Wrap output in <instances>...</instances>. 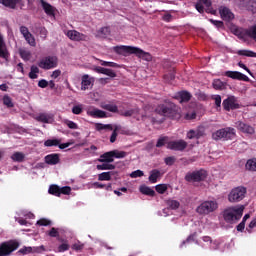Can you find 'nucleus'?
I'll return each mask as SVG.
<instances>
[{"label":"nucleus","instance_id":"obj_1","mask_svg":"<svg viewBox=\"0 0 256 256\" xmlns=\"http://www.w3.org/2000/svg\"><path fill=\"white\" fill-rule=\"evenodd\" d=\"M114 51L117 55H123L127 57V55H136L138 59H143V61H153V56L151 53L145 52L143 49L135 46H115Z\"/></svg>","mask_w":256,"mask_h":256},{"label":"nucleus","instance_id":"obj_2","mask_svg":"<svg viewBox=\"0 0 256 256\" xmlns=\"http://www.w3.org/2000/svg\"><path fill=\"white\" fill-rule=\"evenodd\" d=\"M156 113L168 119H181V108L171 101H165L156 108Z\"/></svg>","mask_w":256,"mask_h":256},{"label":"nucleus","instance_id":"obj_3","mask_svg":"<svg viewBox=\"0 0 256 256\" xmlns=\"http://www.w3.org/2000/svg\"><path fill=\"white\" fill-rule=\"evenodd\" d=\"M243 211H245V206L243 205L228 207L223 211V219L226 223L233 225L243 217Z\"/></svg>","mask_w":256,"mask_h":256},{"label":"nucleus","instance_id":"obj_4","mask_svg":"<svg viewBox=\"0 0 256 256\" xmlns=\"http://www.w3.org/2000/svg\"><path fill=\"white\" fill-rule=\"evenodd\" d=\"M236 135L235 128L233 127H226L221 128L212 133V139L214 141H231Z\"/></svg>","mask_w":256,"mask_h":256},{"label":"nucleus","instance_id":"obj_5","mask_svg":"<svg viewBox=\"0 0 256 256\" xmlns=\"http://www.w3.org/2000/svg\"><path fill=\"white\" fill-rule=\"evenodd\" d=\"M219 208V204L217 201L208 200L202 202L196 209L199 215H209V213H213V211H217Z\"/></svg>","mask_w":256,"mask_h":256},{"label":"nucleus","instance_id":"obj_6","mask_svg":"<svg viewBox=\"0 0 256 256\" xmlns=\"http://www.w3.org/2000/svg\"><path fill=\"white\" fill-rule=\"evenodd\" d=\"M206 179L207 171L204 169L188 172L185 175V181H187V183H201V181H205Z\"/></svg>","mask_w":256,"mask_h":256},{"label":"nucleus","instance_id":"obj_7","mask_svg":"<svg viewBox=\"0 0 256 256\" xmlns=\"http://www.w3.org/2000/svg\"><path fill=\"white\" fill-rule=\"evenodd\" d=\"M247 194V188L243 186L236 187L231 190L228 195V201L230 203H239V201H243L245 199V195Z\"/></svg>","mask_w":256,"mask_h":256},{"label":"nucleus","instance_id":"obj_8","mask_svg":"<svg viewBox=\"0 0 256 256\" xmlns=\"http://www.w3.org/2000/svg\"><path fill=\"white\" fill-rule=\"evenodd\" d=\"M19 249L17 240L5 241L0 244V256H9Z\"/></svg>","mask_w":256,"mask_h":256},{"label":"nucleus","instance_id":"obj_9","mask_svg":"<svg viewBox=\"0 0 256 256\" xmlns=\"http://www.w3.org/2000/svg\"><path fill=\"white\" fill-rule=\"evenodd\" d=\"M57 65H59V59L57 56H46L38 62V67H40V69H44V71L55 69Z\"/></svg>","mask_w":256,"mask_h":256},{"label":"nucleus","instance_id":"obj_10","mask_svg":"<svg viewBox=\"0 0 256 256\" xmlns=\"http://www.w3.org/2000/svg\"><path fill=\"white\" fill-rule=\"evenodd\" d=\"M95 129L99 132V133H103L106 131H113L111 136H110V143H115L117 141V132L119 131V126H115V128L113 129V125L112 124H103V123H96L95 124Z\"/></svg>","mask_w":256,"mask_h":256},{"label":"nucleus","instance_id":"obj_11","mask_svg":"<svg viewBox=\"0 0 256 256\" xmlns=\"http://www.w3.org/2000/svg\"><path fill=\"white\" fill-rule=\"evenodd\" d=\"M224 111H235V109H241V104L235 96H229L222 102Z\"/></svg>","mask_w":256,"mask_h":256},{"label":"nucleus","instance_id":"obj_12","mask_svg":"<svg viewBox=\"0 0 256 256\" xmlns=\"http://www.w3.org/2000/svg\"><path fill=\"white\" fill-rule=\"evenodd\" d=\"M218 11L221 19L226 21V23H231L235 19V14L226 6H220Z\"/></svg>","mask_w":256,"mask_h":256},{"label":"nucleus","instance_id":"obj_13","mask_svg":"<svg viewBox=\"0 0 256 256\" xmlns=\"http://www.w3.org/2000/svg\"><path fill=\"white\" fill-rule=\"evenodd\" d=\"M167 149H171V151H185L187 149V142L185 140L170 141L167 143Z\"/></svg>","mask_w":256,"mask_h":256},{"label":"nucleus","instance_id":"obj_14","mask_svg":"<svg viewBox=\"0 0 256 256\" xmlns=\"http://www.w3.org/2000/svg\"><path fill=\"white\" fill-rule=\"evenodd\" d=\"M11 54L7 49V45L5 44V39L3 38V34H0V59H4V61L9 62V58Z\"/></svg>","mask_w":256,"mask_h":256},{"label":"nucleus","instance_id":"obj_15","mask_svg":"<svg viewBox=\"0 0 256 256\" xmlns=\"http://www.w3.org/2000/svg\"><path fill=\"white\" fill-rule=\"evenodd\" d=\"M235 127L236 129H238V131H241L242 133H247L248 135H253V133H255V128H253V126L242 121H237L235 123Z\"/></svg>","mask_w":256,"mask_h":256},{"label":"nucleus","instance_id":"obj_16","mask_svg":"<svg viewBox=\"0 0 256 256\" xmlns=\"http://www.w3.org/2000/svg\"><path fill=\"white\" fill-rule=\"evenodd\" d=\"M67 37L71 39V41H87V35L77 31V30H69L66 33Z\"/></svg>","mask_w":256,"mask_h":256},{"label":"nucleus","instance_id":"obj_17","mask_svg":"<svg viewBox=\"0 0 256 256\" xmlns=\"http://www.w3.org/2000/svg\"><path fill=\"white\" fill-rule=\"evenodd\" d=\"M225 76L229 77L230 79H236L237 81H249L247 75L239 72V71H226Z\"/></svg>","mask_w":256,"mask_h":256},{"label":"nucleus","instance_id":"obj_18","mask_svg":"<svg viewBox=\"0 0 256 256\" xmlns=\"http://www.w3.org/2000/svg\"><path fill=\"white\" fill-rule=\"evenodd\" d=\"M40 3L42 5V9L44 13L48 17H55V11H57V8H55L53 5L49 4L48 2H45V0H40Z\"/></svg>","mask_w":256,"mask_h":256},{"label":"nucleus","instance_id":"obj_19","mask_svg":"<svg viewBox=\"0 0 256 256\" xmlns=\"http://www.w3.org/2000/svg\"><path fill=\"white\" fill-rule=\"evenodd\" d=\"M93 71H95V73H101L102 75H107L108 77H111L112 79L117 77V73H115V71H113L112 69H109V68H103L101 66H96L93 68Z\"/></svg>","mask_w":256,"mask_h":256},{"label":"nucleus","instance_id":"obj_20","mask_svg":"<svg viewBox=\"0 0 256 256\" xmlns=\"http://www.w3.org/2000/svg\"><path fill=\"white\" fill-rule=\"evenodd\" d=\"M87 115H89L90 117H93L94 119H107V112L103 110H99L97 108L89 110L87 112Z\"/></svg>","mask_w":256,"mask_h":256},{"label":"nucleus","instance_id":"obj_21","mask_svg":"<svg viewBox=\"0 0 256 256\" xmlns=\"http://www.w3.org/2000/svg\"><path fill=\"white\" fill-rule=\"evenodd\" d=\"M44 159L47 165H57L61 161L60 155L57 153L48 154Z\"/></svg>","mask_w":256,"mask_h":256},{"label":"nucleus","instance_id":"obj_22","mask_svg":"<svg viewBox=\"0 0 256 256\" xmlns=\"http://www.w3.org/2000/svg\"><path fill=\"white\" fill-rule=\"evenodd\" d=\"M241 5L247 11H251V13H256V1L255 0H242Z\"/></svg>","mask_w":256,"mask_h":256},{"label":"nucleus","instance_id":"obj_23","mask_svg":"<svg viewBox=\"0 0 256 256\" xmlns=\"http://www.w3.org/2000/svg\"><path fill=\"white\" fill-rule=\"evenodd\" d=\"M191 93L188 91L178 92L176 99H179L180 103H189L191 101Z\"/></svg>","mask_w":256,"mask_h":256},{"label":"nucleus","instance_id":"obj_24","mask_svg":"<svg viewBox=\"0 0 256 256\" xmlns=\"http://www.w3.org/2000/svg\"><path fill=\"white\" fill-rule=\"evenodd\" d=\"M36 121H39L40 123H51V121H53V114L40 113L36 117Z\"/></svg>","mask_w":256,"mask_h":256},{"label":"nucleus","instance_id":"obj_25","mask_svg":"<svg viewBox=\"0 0 256 256\" xmlns=\"http://www.w3.org/2000/svg\"><path fill=\"white\" fill-rule=\"evenodd\" d=\"M100 163H113L115 159L113 158V152H105L100 156V159H98Z\"/></svg>","mask_w":256,"mask_h":256},{"label":"nucleus","instance_id":"obj_26","mask_svg":"<svg viewBox=\"0 0 256 256\" xmlns=\"http://www.w3.org/2000/svg\"><path fill=\"white\" fill-rule=\"evenodd\" d=\"M91 77H89V74H84L82 76V81H81V90L82 91H87L91 85Z\"/></svg>","mask_w":256,"mask_h":256},{"label":"nucleus","instance_id":"obj_27","mask_svg":"<svg viewBox=\"0 0 256 256\" xmlns=\"http://www.w3.org/2000/svg\"><path fill=\"white\" fill-rule=\"evenodd\" d=\"M0 3L4 5V7H8L9 9H15L21 0H0Z\"/></svg>","mask_w":256,"mask_h":256},{"label":"nucleus","instance_id":"obj_28","mask_svg":"<svg viewBox=\"0 0 256 256\" xmlns=\"http://www.w3.org/2000/svg\"><path fill=\"white\" fill-rule=\"evenodd\" d=\"M246 171L255 172L256 171V158L248 159L245 164Z\"/></svg>","mask_w":256,"mask_h":256},{"label":"nucleus","instance_id":"obj_29","mask_svg":"<svg viewBox=\"0 0 256 256\" xmlns=\"http://www.w3.org/2000/svg\"><path fill=\"white\" fill-rule=\"evenodd\" d=\"M161 177V171H159L158 169H153L150 172V176H149V181L150 183H157V179H159Z\"/></svg>","mask_w":256,"mask_h":256},{"label":"nucleus","instance_id":"obj_30","mask_svg":"<svg viewBox=\"0 0 256 256\" xmlns=\"http://www.w3.org/2000/svg\"><path fill=\"white\" fill-rule=\"evenodd\" d=\"M140 193H142V195H148L149 197H155V190L149 186L140 187Z\"/></svg>","mask_w":256,"mask_h":256},{"label":"nucleus","instance_id":"obj_31","mask_svg":"<svg viewBox=\"0 0 256 256\" xmlns=\"http://www.w3.org/2000/svg\"><path fill=\"white\" fill-rule=\"evenodd\" d=\"M96 169H98V171H111V170L115 169V165L109 164V162H107V163H103V164H98L96 166Z\"/></svg>","mask_w":256,"mask_h":256},{"label":"nucleus","instance_id":"obj_32","mask_svg":"<svg viewBox=\"0 0 256 256\" xmlns=\"http://www.w3.org/2000/svg\"><path fill=\"white\" fill-rule=\"evenodd\" d=\"M60 187L57 184H52L49 187L48 193L54 195L55 197H60Z\"/></svg>","mask_w":256,"mask_h":256},{"label":"nucleus","instance_id":"obj_33","mask_svg":"<svg viewBox=\"0 0 256 256\" xmlns=\"http://www.w3.org/2000/svg\"><path fill=\"white\" fill-rule=\"evenodd\" d=\"M12 161H16L17 163H23V161H25V154H23L22 152H15L12 156H11Z\"/></svg>","mask_w":256,"mask_h":256},{"label":"nucleus","instance_id":"obj_34","mask_svg":"<svg viewBox=\"0 0 256 256\" xmlns=\"http://www.w3.org/2000/svg\"><path fill=\"white\" fill-rule=\"evenodd\" d=\"M102 109L105 111H110V113H119V107L115 104H103Z\"/></svg>","mask_w":256,"mask_h":256},{"label":"nucleus","instance_id":"obj_35","mask_svg":"<svg viewBox=\"0 0 256 256\" xmlns=\"http://www.w3.org/2000/svg\"><path fill=\"white\" fill-rule=\"evenodd\" d=\"M212 86L216 91H222V89H225V83L221 81V79L213 80Z\"/></svg>","mask_w":256,"mask_h":256},{"label":"nucleus","instance_id":"obj_36","mask_svg":"<svg viewBox=\"0 0 256 256\" xmlns=\"http://www.w3.org/2000/svg\"><path fill=\"white\" fill-rule=\"evenodd\" d=\"M112 157H113V159H125V157H127V152L119 151V150H113L112 151Z\"/></svg>","mask_w":256,"mask_h":256},{"label":"nucleus","instance_id":"obj_37","mask_svg":"<svg viewBox=\"0 0 256 256\" xmlns=\"http://www.w3.org/2000/svg\"><path fill=\"white\" fill-rule=\"evenodd\" d=\"M59 143H61V140L59 139H48L44 142L45 147H58Z\"/></svg>","mask_w":256,"mask_h":256},{"label":"nucleus","instance_id":"obj_38","mask_svg":"<svg viewBox=\"0 0 256 256\" xmlns=\"http://www.w3.org/2000/svg\"><path fill=\"white\" fill-rule=\"evenodd\" d=\"M237 55L242 57H256V53L251 50H238Z\"/></svg>","mask_w":256,"mask_h":256},{"label":"nucleus","instance_id":"obj_39","mask_svg":"<svg viewBox=\"0 0 256 256\" xmlns=\"http://www.w3.org/2000/svg\"><path fill=\"white\" fill-rule=\"evenodd\" d=\"M37 73H39V67L32 65L30 68V72H29V78L37 79V77H39V75H37Z\"/></svg>","mask_w":256,"mask_h":256},{"label":"nucleus","instance_id":"obj_40","mask_svg":"<svg viewBox=\"0 0 256 256\" xmlns=\"http://www.w3.org/2000/svg\"><path fill=\"white\" fill-rule=\"evenodd\" d=\"M24 39L27 41L28 45H30L31 47H35L37 45V42H35V37L31 33L24 36Z\"/></svg>","mask_w":256,"mask_h":256},{"label":"nucleus","instance_id":"obj_41","mask_svg":"<svg viewBox=\"0 0 256 256\" xmlns=\"http://www.w3.org/2000/svg\"><path fill=\"white\" fill-rule=\"evenodd\" d=\"M98 181H111V172H102L99 174Z\"/></svg>","mask_w":256,"mask_h":256},{"label":"nucleus","instance_id":"obj_42","mask_svg":"<svg viewBox=\"0 0 256 256\" xmlns=\"http://www.w3.org/2000/svg\"><path fill=\"white\" fill-rule=\"evenodd\" d=\"M167 141H169V137L167 136L160 137L156 143V147L157 148L165 147V145H167Z\"/></svg>","mask_w":256,"mask_h":256},{"label":"nucleus","instance_id":"obj_43","mask_svg":"<svg viewBox=\"0 0 256 256\" xmlns=\"http://www.w3.org/2000/svg\"><path fill=\"white\" fill-rule=\"evenodd\" d=\"M20 57L21 59H23L24 61H29L31 59V52L28 50H20Z\"/></svg>","mask_w":256,"mask_h":256},{"label":"nucleus","instance_id":"obj_44","mask_svg":"<svg viewBox=\"0 0 256 256\" xmlns=\"http://www.w3.org/2000/svg\"><path fill=\"white\" fill-rule=\"evenodd\" d=\"M36 225H39L40 227H49V225H51V220L42 218L36 222Z\"/></svg>","mask_w":256,"mask_h":256},{"label":"nucleus","instance_id":"obj_45","mask_svg":"<svg viewBox=\"0 0 256 256\" xmlns=\"http://www.w3.org/2000/svg\"><path fill=\"white\" fill-rule=\"evenodd\" d=\"M111 33V28L109 27H102L99 31H98V35L100 37H107V35H109Z\"/></svg>","mask_w":256,"mask_h":256},{"label":"nucleus","instance_id":"obj_46","mask_svg":"<svg viewBox=\"0 0 256 256\" xmlns=\"http://www.w3.org/2000/svg\"><path fill=\"white\" fill-rule=\"evenodd\" d=\"M167 205L170 209H179L181 204L177 200H168Z\"/></svg>","mask_w":256,"mask_h":256},{"label":"nucleus","instance_id":"obj_47","mask_svg":"<svg viewBox=\"0 0 256 256\" xmlns=\"http://www.w3.org/2000/svg\"><path fill=\"white\" fill-rule=\"evenodd\" d=\"M155 189L157 193H159L160 195H163L167 191V186L166 184H158L155 186Z\"/></svg>","mask_w":256,"mask_h":256},{"label":"nucleus","instance_id":"obj_48","mask_svg":"<svg viewBox=\"0 0 256 256\" xmlns=\"http://www.w3.org/2000/svg\"><path fill=\"white\" fill-rule=\"evenodd\" d=\"M175 161H177V158L175 156H169L164 159V163L171 167L172 165H175Z\"/></svg>","mask_w":256,"mask_h":256},{"label":"nucleus","instance_id":"obj_49","mask_svg":"<svg viewBox=\"0 0 256 256\" xmlns=\"http://www.w3.org/2000/svg\"><path fill=\"white\" fill-rule=\"evenodd\" d=\"M119 114L122 115V117H133V115H135V109L126 110L124 112L120 111Z\"/></svg>","mask_w":256,"mask_h":256},{"label":"nucleus","instance_id":"obj_50","mask_svg":"<svg viewBox=\"0 0 256 256\" xmlns=\"http://www.w3.org/2000/svg\"><path fill=\"white\" fill-rule=\"evenodd\" d=\"M72 113L74 115H81L83 113V106H81V105L73 106Z\"/></svg>","mask_w":256,"mask_h":256},{"label":"nucleus","instance_id":"obj_51","mask_svg":"<svg viewBox=\"0 0 256 256\" xmlns=\"http://www.w3.org/2000/svg\"><path fill=\"white\" fill-rule=\"evenodd\" d=\"M38 33H39V35H40V37H41L42 39H47V33H48V31H47V28H46V27H39V28H38Z\"/></svg>","mask_w":256,"mask_h":256},{"label":"nucleus","instance_id":"obj_52","mask_svg":"<svg viewBox=\"0 0 256 256\" xmlns=\"http://www.w3.org/2000/svg\"><path fill=\"white\" fill-rule=\"evenodd\" d=\"M64 123L69 129H79V125L71 120H65Z\"/></svg>","mask_w":256,"mask_h":256},{"label":"nucleus","instance_id":"obj_53","mask_svg":"<svg viewBox=\"0 0 256 256\" xmlns=\"http://www.w3.org/2000/svg\"><path fill=\"white\" fill-rule=\"evenodd\" d=\"M59 193H60V196L61 195H70L71 187H69V186L60 187Z\"/></svg>","mask_w":256,"mask_h":256},{"label":"nucleus","instance_id":"obj_54","mask_svg":"<svg viewBox=\"0 0 256 256\" xmlns=\"http://www.w3.org/2000/svg\"><path fill=\"white\" fill-rule=\"evenodd\" d=\"M47 235H49V237H59V229L52 227L50 231L47 232Z\"/></svg>","mask_w":256,"mask_h":256},{"label":"nucleus","instance_id":"obj_55","mask_svg":"<svg viewBox=\"0 0 256 256\" xmlns=\"http://www.w3.org/2000/svg\"><path fill=\"white\" fill-rule=\"evenodd\" d=\"M18 253H20V255H29V253H33V248H31V247H23L22 249H20L18 251Z\"/></svg>","mask_w":256,"mask_h":256},{"label":"nucleus","instance_id":"obj_56","mask_svg":"<svg viewBox=\"0 0 256 256\" xmlns=\"http://www.w3.org/2000/svg\"><path fill=\"white\" fill-rule=\"evenodd\" d=\"M85 247L84 244H82L81 242H77V243H74L72 245V249L73 251H83V248Z\"/></svg>","mask_w":256,"mask_h":256},{"label":"nucleus","instance_id":"obj_57","mask_svg":"<svg viewBox=\"0 0 256 256\" xmlns=\"http://www.w3.org/2000/svg\"><path fill=\"white\" fill-rule=\"evenodd\" d=\"M3 103L6 107H13V101L11 100V97L7 95L3 97Z\"/></svg>","mask_w":256,"mask_h":256},{"label":"nucleus","instance_id":"obj_58","mask_svg":"<svg viewBox=\"0 0 256 256\" xmlns=\"http://www.w3.org/2000/svg\"><path fill=\"white\" fill-rule=\"evenodd\" d=\"M65 251H69V244L63 243L58 246V253H65Z\"/></svg>","mask_w":256,"mask_h":256},{"label":"nucleus","instance_id":"obj_59","mask_svg":"<svg viewBox=\"0 0 256 256\" xmlns=\"http://www.w3.org/2000/svg\"><path fill=\"white\" fill-rule=\"evenodd\" d=\"M143 175H144L143 171L136 170L130 174V177H132V179H137V177H143Z\"/></svg>","mask_w":256,"mask_h":256},{"label":"nucleus","instance_id":"obj_60","mask_svg":"<svg viewBox=\"0 0 256 256\" xmlns=\"http://www.w3.org/2000/svg\"><path fill=\"white\" fill-rule=\"evenodd\" d=\"M210 23H212V25H215V27H217L218 29L224 27L223 21L210 19Z\"/></svg>","mask_w":256,"mask_h":256},{"label":"nucleus","instance_id":"obj_61","mask_svg":"<svg viewBox=\"0 0 256 256\" xmlns=\"http://www.w3.org/2000/svg\"><path fill=\"white\" fill-rule=\"evenodd\" d=\"M38 87H40L41 89H46V87H49V82L45 79H41L38 82Z\"/></svg>","mask_w":256,"mask_h":256},{"label":"nucleus","instance_id":"obj_62","mask_svg":"<svg viewBox=\"0 0 256 256\" xmlns=\"http://www.w3.org/2000/svg\"><path fill=\"white\" fill-rule=\"evenodd\" d=\"M187 139H197L196 130H190L187 132Z\"/></svg>","mask_w":256,"mask_h":256},{"label":"nucleus","instance_id":"obj_63","mask_svg":"<svg viewBox=\"0 0 256 256\" xmlns=\"http://www.w3.org/2000/svg\"><path fill=\"white\" fill-rule=\"evenodd\" d=\"M20 33H21V35H23V37H26L31 32H29V28H27V26H21L20 27Z\"/></svg>","mask_w":256,"mask_h":256},{"label":"nucleus","instance_id":"obj_64","mask_svg":"<svg viewBox=\"0 0 256 256\" xmlns=\"http://www.w3.org/2000/svg\"><path fill=\"white\" fill-rule=\"evenodd\" d=\"M216 107H221V95H215L213 97Z\"/></svg>","mask_w":256,"mask_h":256}]
</instances>
